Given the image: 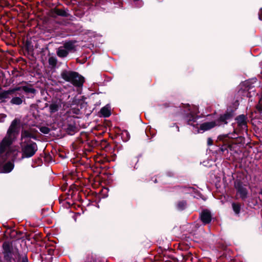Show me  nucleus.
I'll list each match as a JSON object with an SVG mask.
<instances>
[{
  "mask_svg": "<svg viewBox=\"0 0 262 262\" xmlns=\"http://www.w3.org/2000/svg\"><path fill=\"white\" fill-rule=\"evenodd\" d=\"M19 121L16 119L12 122L8 130L7 136L0 144V156L3 161L7 158L15 157L18 152L17 150L11 147L10 145L19 132Z\"/></svg>",
  "mask_w": 262,
  "mask_h": 262,
  "instance_id": "obj_1",
  "label": "nucleus"
},
{
  "mask_svg": "<svg viewBox=\"0 0 262 262\" xmlns=\"http://www.w3.org/2000/svg\"><path fill=\"white\" fill-rule=\"evenodd\" d=\"M37 133V130L34 128L22 130L20 145L23 158L31 157L37 150V144L30 140L31 138L36 139Z\"/></svg>",
  "mask_w": 262,
  "mask_h": 262,
  "instance_id": "obj_2",
  "label": "nucleus"
},
{
  "mask_svg": "<svg viewBox=\"0 0 262 262\" xmlns=\"http://www.w3.org/2000/svg\"><path fill=\"white\" fill-rule=\"evenodd\" d=\"M61 77L63 79L70 82L76 86H81L84 82L83 77L75 72L63 71L61 73Z\"/></svg>",
  "mask_w": 262,
  "mask_h": 262,
  "instance_id": "obj_3",
  "label": "nucleus"
},
{
  "mask_svg": "<svg viewBox=\"0 0 262 262\" xmlns=\"http://www.w3.org/2000/svg\"><path fill=\"white\" fill-rule=\"evenodd\" d=\"M3 254L4 258L10 260L12 258V256H14L15 262H20V256L18 253L17 249H13L11 244L8 242H5L3 245Z\"/></svg>",
  "mask_w": 262,
  "mask_h": 262,
  "instance_id": "obj_4",
  "label": "nucleus"
},
{
  "mask_svg": "<svg viewBox=\"0 0 262 262\" xmlns=\"http://www.w3.org/2000/svg\"><path fill=\"white\" fill-rule=\"evenodd\" d=\"M198 113V108H195V111H190L189 115L188 116V123L189 125L194 126L195 124L193 123L195 122L198 118V117L196 116Z\"/></svg>",
  "mask_w": 262,
  "mask_h": 262,
  "instance_id": "obj_5",
  "label": "nucleus"
},
{
  "mask_svg": "<svg viewBox=\"0 0 262 262\" xmlns=\"http://www.w3.org/2000/svg\"><path fill=\"white\" fill-rule=\"evenodd\" d=\"M211 215L210 212L206 210L202 211L201 214V219L205 223H209L211 221Z\"/></svg>",
  "mask_w": 262,
  "mask_h": 262,
  "instance_id": "obj_6",
  "label": "nucleus"
},
{
  "mask_svg": "<svg viewBox=\"0 0 262 262\" xmlns=\"http://www.w3.org/2000/svg\"><path fill=\"white\" fill-rule=\"evenodd\" d=\"M61 106V101L60 100L53 101L50 105V111L51 113H55L57 112Z\"/></svg>",
  "mask_w": 262,
  "mask_h": 262,
  "instance_id": "obj_7",
  "label": "nucleus"
},
{
  "mask_svg": "<svg viewBox=\"0 0 262 262\" xmlns=\"http://www.w3.org/2000/svg\"><path fill=\"white\" fill-rule=\"evenodd\" d=\"M216 123L214 121L205 122L201 125L200 129L204 131L209 130L216 126Z\"/></svg>",
  "mask_w": 262,
  "mask_h": 262,
  "instance_id": "obj_8",
  "label": "nucleus"
},
{
  "mask_svg": "<svg viewBox=\"0 0 262 262\" xmlns=\"http://www.w3.org/2000/svg\"><path fill=\"white\" fill-rule=\"evenodd\" d=\"M75 42L73 41L66 42L63 43V46L69 53V52H71L72 51L75 50Z\"/></svg>",
  "mask_w": 262,
  "mask_h": 262,
  "instance_id": "obj_9",
  "label": "nucleus"
},
{
  "mask_svg": "<svg viewBox=\"0 0 262 262\" xmlns=\"http://www.w3.org/2000/svg\"><path fill=\"white\" fill-rule=\"evenodd\" d=\"M237 194L242 199H245L247 195V190L246 188L239 186L237 188Z\"/></svg>",
  "mask_w": 262,
  "mask_h": 262,
  "instance_id": "obj_10",
  "label": "nucleus"
},
{
  "mask_svg": "<svg viewBox=\"0 0 262 262\" xmlns=\"http://www.w3.org/2000/svg\"><path fill=\"white\" fill-rule=\"evenodd\" d=\"M69 52L66 50V49L63 47V46L60 47L58 48L57 51V55L59 57H66Z\"/></svg>",
  "mask_w": 262,
  "mask_h": 262,
  "instance_id": "obj_11",
  "label": "nucleus"
},
{
  "mask_svg": "<svg viewBox=\"0 0 262 262\" xmlns=\"http://www.w3.org/2000/svg\"><path fill=\"white\" fill-rule=\"evenodd\" d=\"M238 125L242 127L246 126V117L244 115H240L236 118Z\"/></svg>",
  "mask_w": 262,
  "mask_h": 262,
  "instance_id": "obj_12",
  "label": "nucleus"
},
{
  "mask_svg": "<svg viewBox=\"0 0 262 262\" xmlns=\"http://www.w3.org/2000/svg\"><path fill=\"white\" fill-rule=\"evenodd\" d=\"M100 113L104 117H109L111 115V108L108 105L102 107L100 110Z\"/></svg>",
  "mask_w": 262,
  "mask_h": 262,
  "instance_id": "obj_13",
  "label": "nucleus"
},
{
  "mask_svg": "<svg viewBox=\"0 0 262 262\" xmlns=\"http://www.w3.org/2000/svg\"><path fill=\"white\" fill-rule=\"evenodd\" d=\"M13 164L11 162H8L4 166V171L5 172H9L13 168Z\"/></svg>",
  "mask_w": 262,
  "mask_h": 262,
  "instance_id": "obj_14",
  "label": "nucleus"
},
{
  "mask_svg": "<svg viewBox=\"0 0 262 262\" xmlns=\"http://www.w3.org/2000/svg\"><path fill=\"white\" fill-rule=\"evenodd\" d=\"M231 117V114L229 113L225 114L223 116H221L220 120L224 122L225 124L227 123V120H229Z\"/></svg>",
  "mask_w": 262,
  "mask_h": 262,
  "instance_id": "obj_15",
  "label": "nucleus"
},
{
  "mask_svg": "<svg viewBox=\"0 0 262 262\" xmlns=\"http://www.w3.org/2000/svg\"><path fill=\"white\" fill-rule=\"evenodd\" d=\"M22 102H23V101H22L21 99L19 97L13 98L11 100V102L12 104H16V105L20 104L22 103Z\"/></svg>",
  "mask_w": 262,
  "mask_h": 262,
  "instance_id": "obj_16",
  "label": "nucleus"
},
{
  "mask_svg": "<svg viewBox=\"0 0 262 262\" xmlns=\"http://www.w3.org/2000/svg\"><path fill=\"white\" fill-rule=\"evenodd\" d=\"M232 207L234 211L238 214L240 211L241 206L238 204L233 203Z\"/></svg>",
  "mask_w": 262,
  "mask_h": 262,
  "instance_id": "obj_17",
  "label": "nucleus"
},
{
  "mask_svg": "<svg viewBox=\"0 0 262 262\" xmlns=\"http://www.w3.org/2000/svg\"><path fill=\"white\" fill-rule=\"evenodd\" d=\"M9 94L8 92H4L0 93V100L3 101V99H6L8 97Z\"/></svg>",
  "mask_w": 262,
  "mask_h": 262,
  "instance_id": "obj_18",
  "label": "nucleus"
},
{
  "mask_svg": "<svg viewBox=\"0 0 262 262\" xmlns=\"http://www.w3.org/2000/svg\"><path fill=\"white\" fill-rule=\"evenodd\" d=\"M49 63L50 65L54 66L56 65L57 60L55 58L51 57L49 59Z\"/></svg>",
  "mask_w": 262,
  "mask_h": 262,
  "instance_id": "obj_19",
  "label": "nucleus"
},
{
  "mask_svg": "<svg viewBox=\"0 0 262 262\" xmlns=\"http://www.w3.org/2000/svg\"><path fill=\"white\" fill-rule=\"evenodd\" d=\"M56 13L60 16H66V12L62 9H57Z\"/></svg>",
  "mask_w": 262,
  "mask_h": 262,
  "instance_id": "obj_20",
  "label": "nucleus"
},
{
  "mask_svg": "<svg viewBox=\"0 0 262 262\" xmlns=\"http://www.w3.org/2000/svg\"><path fill=\"white\" fill-rule=\"evenodd\" d=\"M40 130L44 134H48L49 133L50 130L47 127H42L40 128Z\"/></svg>",
  "mask_w": 262,
  "mask_h": 262,
  "instance_id": "obj_21",
  "label": "nucleus"
},
{
  "mask_svg": "<svg viewBox=\"0 0 262 262\" xmlns=\"http://www.w3.org/2000/svg\"><path fill=\"white\" fill-rule=\"evenodd\" d=\"M6 118V115L4 114H0V122H3L4 121L5 118Z\"/></svg>",
  "mask_w": 262,
  "mask_h": 262,
  "instance_id": "obj_22",
  "label": "nucleus"
},
{
  "mask_svg": "<svg viewBox=\"0 0 262 262\" xmlns=\"http://www.w3.org/2000/svg\"><path fill=\"white\" fill-rule=\"evenodd\" d=\"M256 108L259 112L262 111V105L260 104H259L257 105Z\"/></svg>",
  "mask_w": 262,
  "mask_h": 262,
  "instance_id": "obj_23",
  "label": "nucleus"
},
{
  "mask_svg": "<svg viewBox=\"0 0 262 262\" xmlns=\"http://www.w3.org/2000/svg\"><path fill=\"white\" fill-rule=\"evenodd\" d=\"M212 143H213L212 140L211 138H208V139H207L208 145H211L212 144Z\"/></svg>",
  "mask_w": 262,
  "mask_h": 262,
  "instance_id": "obj_24",
  "label": "nucleus"
},
{
  "mask_svg": "<svg viewBox=\"0 0 262 262\" xmlns=\"http://www.w3.org/2000/svg\"><path fill=\"white\" fill-rule=\"evenodd\" d=\"M21 262H28V260L26 256L25 255L22 257Z\"/></svg>",
  "mask_w": 262,
  "mask_h": 262,
  "instance_id": "obj_25",
  "label": "nucleus"
},
{
  "mask_svg": "<svg viewBox=\"0 0 262 262\" xmlns=\"http://www.w3.org/2000/svg\"><path fill=\"white\" fill-rule=\"evenodd\" d=\"M123 134H125L127 136H128V132H124Z\"/></svg>",
  "mask_w": 262,
  "mask_h": 262,
  "instance_id": "obj_26",
  "label": "nucleus"
},
{
  "mask_svg": "<svg viewBox=\"0 0 262 262\" xmlns=\"http://www.w3.org/2000/svg\"><path fill=\"white\" fill-rule=\"evenodd\" d=\"M180 203L179 204V208H180V209H182V208H183L182 206V207H180Z\"/></svg>",
  "mask_w": 262,
  "mask_h": 262,
  "instance_id": "obj_27",
  "label": "nucleus"
},
{
  "mask_svg": "<svg viewBox=\"0 0 262 262\" xmlns=\"http://www.w3.org/2000/svg\"><path fill=\"white\" fill-rule=\"evenodd\" d=\"M182 206H184L185 205V203H182Z\"/></svg>",
  "mask_w": 262,
  "mask_h": 262,
  "instance_id": "obj_28",
  "label": "nucleus"
},
{
  "mask_svg": "<svg viewBox=\"0 0 262 262\" xmlns=\"http://www.w3.org/2000/svg\"><path fill=\"white\" fill-rule=\"evenodd\" d=\"M24 90L26 91V88H24Z\"/></svg>",
  "mask_w": 262,
  "mask_h": 262,
  "instance_id": "obj_29",
  "label": "nucleus"
}]
</instances>
